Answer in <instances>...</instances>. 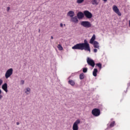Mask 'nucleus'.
I'll use <instances>...</instances> for the list:
<instances>
[{
  "instance_id": "nucleus-1",
  "label": "nucleus",
  "mask_w": 130,
  "mask_h": 130,
  "mask_svg": "<svg viewBox=\"0 0 130 130\" xmlns=\"http://www.w3.org/2000/svg\"><path fill=\"white\" fill-rule=\"evenodd\" d=\"M84 43L77 44L72 47V49H77L78 50H85V51H88L89 53H91V48L88 41L86 40H84Z\"/></svg>"
},
{
  "instance_id": "nucleus-2",
  "label": "nucleus",
  "mask_w": 130,
  "mask_h": 130,
  "mask_svg": "<svg viewBox=\"0 0 130 130\" xmlns=\"http://www.w3.org/2000/svg\"><path fill=\"white\" fill-rule=\"evenodd\" d=\"M80 24L83 27H84V28H91L92 27L91 23L87 21H81Z\"/></svg>"
},
{
  "instance_id": "nucleus-3",
  "label": "nucleus",
  "mask_w": 130,
  "mask_h": 130,
  "mask_svg": "<svg viewBox=\"0 0 130 130\" xmlns=\"http://www.w3.org/2000/svg\"><path fill=\"white\" fill-rule=\"evenodd\" d=\"M13 75V69L10 68L8 69L5 73L6 79H9Z\"/></svg>"
},
{
  "instance_id": "nucleus-4",
  "label": "nucleus",
  "mask_w": 130,
  "mask_h": 130,
  "mask_svg": "<svg viewBox=\"0 0 130 130\" xmlns=\"http://www.w3.org/2000/svg\"><path fill=\"white\" fill-rule=\"evenodd\" d=\"M81 123V121L80 119H77L73 125V130H78L79 129V126L78 124H80Z\"/></svg>"
},
{
  "instance_id": "nucleus-5",
  "label": "nucleus",
  "mask_w": 130,
  "mask_h": 130,
  "mask_svg": "<svg viewBox=\"0 0 130 130\" xmlns=\"http://www.w3.org/2000/svg\"><path fill=\"white\" fill-rule=\"evenodd\" d=\"M84 15L87 18V19H91L93 17V15L91 12L88 10H85L84 11Z\"/></svg>"
},
{
  "instance_id": "nucleus-6",
  "label": "nucleus",
  "mask_w": 130,
  "mask_h": 130,
  "mask_svg": "<svg viewBox=\"0 0 130 130\" xmlns=\"http://www.w3.org/2000/svg\"><path fill=\"white\" fill-rule=\"evenodd\" d=\"M92 114L93 116H99L100 115V110L99 109H94L92 110Z\"/></svg>"
},
{
  "instance_id": "nucleus-7",
  "label": "nucleus",
  "mask_w": 130,
  "mask_h": 130,
  "mask_svg": "<svg viewBox=\"0 0 130 130\" xmlns=\"http://www.w3.org/2000/svg\"><path fill=\"white\" fill-rule=\"evenodd\" d=\"M87 62L89 66H90L92 68L95 67V62L93 60V59L87 57Z\"/></svg>"
},
{
  "instance_id": "nucleus-8",
  "label": "nucleus",
  "mask_w": 130,
  "mask_h": 130,
  "mask_svg": "<svg viewBox=\"0 0 130 130\" xmlns=\"http://www.w3.org/2000/svg\"><path fill=\"white\" fill-rule=\"evenodd\" d=\"M113 11L115 12L116 14H117L118 16H121V13L119 12V9L117 8V6L114 5L113 6Z\"/></svg>"
},
{
  "instance_id": "nucleus-9",
  "label": "nucleus",
  "mask_w": 130,
  "mask_h": 130,
  "mask_svg": "<svg viewBox=\"0 0 130 130\" xmlns=\"http://www.w3.org/2000/svg\"><path fill=\"white\" fill-rule=\"evenodd\" d=\"M71 21L73 22V23H77L79 22V20L78 19V17L77 16H75V17H71Z\"/></svg>"
},
{
  "instance_id": "nucleus-10",
  "label": "nucleus",
  "mask_w": 130,
  "mask_h": 130,
  "mask_svg": "<svg viewBox=\"0 0 130 130\" xmlns=\"http://www.w3.org/2000/svg\"><path fill=\"white\" fill-rule=\"evenodd\" d=\"M2 89L4 90L6 93H8V84L7 83H4L2 85Z\"/></svg>"
},
{
  "instance_id": "nucleus-11",
  "label": "nucleus",
  "mask_w": 130,
  "mask_h": 130,
  "mask_svg": "<svg viewBox=\"0 0 130 130\" xmlns=\"http://www.w3.org/2000/svg\"><path fill=\"white\" fill-rule=\"evenodd\" d=\"M67 16H69V17H70V18H73L75 16V12L73 11H70L67 13Z\"/></svg>"
},
{
  "instance_id": "nucleus-12",
  "label": "nucleus",
  "mask_w": 130,
  "mask_h": 130,
  "mask_svg": "<svg viewBox=\"0 0 130 130\" xmlns=\"http://www.w3.org/2000/svg\"><path fill=\"white\" fill-rule=\"evenodd\" d=\"M84 13L82 12H79L77 13V18L79 19H83L84 18Z\"/></svg>"
},
{
  "instance_id": "nucleus-13",
  "label": "nucleus",
  "mask_w": 130,
  "mask_h": 130,
  "mask_svg": "<svg viewBox=\"0 0 130 130\" xmlns=\"http://www.w3.org/2000/svg\"><path fill=\"white\" fill-rule=\"evenodd\" d=\"M95 39L96 36H95V35H93L92 37H91L89 41V43H90V44H93V43H94V42H95Z\"/></svg>"
},
{
  "instance_id": "nucleus-14",
  "label": "nucleus",
  "mask_w": 130,
  "mask_h": 130,
  "mask_svg": "<svg viewBox=\"0 0 130 130\" xmlns=\"http://www.w3.org/2000/svg\"><path fill=\"white\" fill-rule=\"evenodd\" d=\"M93 47H94V48H98V49H100L99 48V43L97 41H94L93 43Z\"/></svg>"
},
{
  "instance_id": "nucleus-15",
  "label": "nucleus",
  "mask_w": 130,
  "mask_h": 130,
  "mask_svg": "<svg viewBox=\"0 0 130 130\" xmlns=\"http://www.w3.org/2000/svg\"><path fill=\"white\" fill-rule=\"evenodd\" d=\"M97 73H98V70L97 69H94L92 72L93 77H97Z\"/></svg>"
},
{
  "instance_id": "nucleus-16",
  "label": "nucleus",
  "mask_w": 130,
  "mask_h": 130,
  "mask_svg": "<svg viewBox=\"0 0 130 130\" xmlns=\"http://www.w3.org/2000/svg\"><path fill=\"white\" fill-rule=\"evenodd\" d=\"M25 94H26V95H29V94H30V92L31 91V89L29 87L26 88L25 89Z\"/></svg>"
},
{
  "instance_id": "nucleus-17",
  "label": "nucleus",
  "mask_w": 130,
  "mask_h": 130,
  "mask_svg": "<svg viewBox=\"0 0 130 130\" xmlns=\"http://www.w3.org/2000/svg\"><path fill=\"white\" fill-rule=\"evenodd\" d=\"M85 78V74L84 73H81L79 75L80 80H83Z\"/></svg>"
},
{
  "instance_id": "nucleus-18",
  "label": "nucleus",
  "mask_w": 130,
  "mask_h": 130,
  "mask_svg": "<svg viewBox=\"0 0 130 130\" xmlns=\"http://www.w3.org/2000/svg\"><path fill=\"white\" fill-rule=\"evenodd\" d=\"M69 84H71V86H75V81L72 80H69Z\"/></svg>"
},
{
  "instance_id": "nucleus-19",
  "label": "nucleus",
  "mask_w": 130,
  "mask_h": 130,
  "mask_svg": "<svg viewBox=\"0 0 130 130\" xmlns=\"http://www.w3.org/2000/svg\"><path fill=\"white\" fill-rule=\"evenodd\" d=\"M91 4L92 5H96V6L98 5V3H97V0H92Z\"/></svg>"
},
{
  "instance_id": "nucleus-20",
  "label": "nucleus",
  "mask_w": 130,
  "mask_h": 130,
  "mask_svg": "<svg viewBox=\"0 0 130 130\" xmlns=\"http://www.w3.org/2000/svg\"><path fill=\"white\" fill-rule=\"evenodd\" d=\"M96 66H97V67H98L100 70L102 69V64H101V63H96Z\"/></svg>"
},
{
  "instance_id": "nucleus-21",
  "label": "nucleus",
  "mask_w": 130,
  "mask_h": 130,
  "mask_svg": "<svg viewBox=\"0 0 130 130\" xmlns=\"http://www.w3.org/2000/svg\"><path fill=\"white\" fill-rule=\"evenodd\" d=\"M84 3V0H77V4H83Z\"/></svg>"
},
{
  "instance_id": "nucleus-22",
  "label": "nucleus",
  "mask_w": 130,
  "mask_h": 130,
  "mask_svg": "<svg viewBox=\"0 0 130 130\" xmlns=\"http://www.w3.org/2000/svg\"><path fill=\"white\" fill-rule=\"evenodd\" d=\"M57 48H58L59 50H62V49H63L62 46H61L60 45H58Z\"/></svg>"
},
{
  "instance_id": "nucleus-23",
  "label": "nucleus",
  "mask_w": 130,
  "mask_h": 130,
  "mask_svg": "<svg viewBox=\"0 0 130 130\" xmlns=\"http://www.w3.org/2000/svg\"><path fill=\"white\" fill-rule=\"evenodd\" d=\"M115 123V121H113L110 124V127H113V126H114V124Z\"/></svg>"
},
{
  "instance_id": "nucleus-24",
  "label": "nucleus",
  "mask_w": 130,
  "mask_h": 130,
  "mask_svg": "<svg viewBox=\"0 0 130 130\" xmlns=\"http://www.w3.org/2000/svg\"><path fill=\"white\" fill-rule=\"evenodd\" d=\"M88 72V68H83V73H87Z\"/></svg>"
},
{
  "instance_id": "nucleus-25",
  "label": "nucleus",
  "mask_w": 130,
  "mask_h": 130,
  "mask_svg": "<svg viewBox=\"0 0 130 130\" xmlns=\"http://www.w3.org/2000/svg\"><path fill=\"white\" fill-rule=\"evenodd\" d=\"M3 95H2V90L0 89V100H2L3 99Z\"/></svg>"
},
{
  "instance_id": "nucleus-26",
  "label": "nucleus",
  "mask_w": 130,
  "mask_h": 130,
  "mask_svg": "<svg viewBox=\"0 0 130 130\" xmlns=\"http://www.w3.org/2000/svg\"><path fill=\"white\" fill-rule=\"evenodd\" d=\"M24 83H25V81L24 80H22L20 81V85H24Z\"/></svg>"
},
{
  "instance_id": "nucleus-27",
  "label": "nucleus",
  "mask_w": 130,
  "mask_h": 130,
  "mask_svg": "<svg viewBox=\"0 0 130 130\" xmlns=\"http://www.w3.org/2000/svg\"><path fill=\"white\" fill-rule=\"evenodd\" d=\"M97 51H98V50L97 49H93V52L96 53V52H97Z\"/></svg>"
},
{
  "instance_id": "nucleus-28",
  "label": "nucleus",
  "mask_w": 130,
  "mask_h": 130,
  "mask_svg": "<svg viewBox=\"0 0 130 130\" xmlns=\"http://www.w3.org/2000/svg\"><path fill=\"white\" fill-rule=\"evenodd\" d=\"M60 27H61V28H63V24L62 23H60Z\"/></svg>"
},
{
  "instance_id": "nucleus-29",
  "label": "nucleus",
  "mask_w": 130,
  "mask_h": 130,
  "mask_svg": "<svg viewBox=\"0 0 130 130\" xmlns=\"http://www.w3.org/2000/svg\"><path fill=\"white\" fill-rule=\"evenodd\" d=\"M2 84H3V80L0 79V86L2 85Z\"/></svg>"
},
{
  "instance_id": "nucleus-30",
  "label": "nucleus",
  "mask_w": 130,
  "mask_h": 130,
  "mask_svg": "<svg viewBox=\"0 0 130 130\" xmlns=\"http://www.w3.org/2000/svg\"><path fill=\"white\" fill-rule=\"evenodd\" d=\"M10 7H8L7 8V12H9V11H10Z\"/></svg>"
},
{
  "instance_id": "nucleus-31",
  "label": "nucleus",
  "mask_w": 130,
  "mask_h": 130,
  "mask_svg": "<svg viewBox=\"0 0 130 130\" xmlns=\"http://www.w3.org/2000/svg\"><path fill=\"white\" fill-rule=\"evenodd\" d=\"M16 124H17V125H19V124H20V122H17L16 123Z\"/></svg>"
},
{
  "instance_id": "nucleus-32",
  "label": "nucleus",
  "mask_w": 130,
  "mask_h": 130,
  "mask_svg": "<svg viewBox=\"0 0 130 130\" xmlns=\"http://www.w3.org/2000/svg\"><path fill=\"white\" fill-rule=\"evenodd\" d=\"M104 2H105V3H106V2H107V0H103Z\"/></svg>"
},
{
  "instance_id": "nucleus-33",
  "label": "nucleus",
  "mask_w": 130,
  "mask_h": 130,
  "mask_svg": "<svg viewBox=\"0 0 130 130\" xmlns=\"http://www.w3.org/2000/svg\"><path fill=\"white\" fill-rule=\"evenodd\" d=\"M51 39H53V37L51 36Z\"/></svg>"
},
{
  "instance_id": "nucleus-34",
  "label": "nucleus",
  "mask_w": 130,
  "mask_h": 130,
  "mask_svg": "<svg viewBox=\"0 0 130 130\" xmlns=\"http://www.w3.org/2000/svg\"><path fill=\"white\" fill-rule=\"evenodd\" d=\"M39 32H40V29H39Z\"/></svg>"
},
{
  "instance_id": "nucleus-35",
  "label": "nucleus",
  "mask_w": 130,
  "mask_h": 130,
  "mask_svg": "<svg viewBox=\"0 0 130 130\" xmlns=\"http://www.w3.org/2000/svg\"><path fill=\"white\" fill-rule=\"evenodd\" d=\"M63 26H66V24H63Z\"/></svg>"
}]
</instances>
